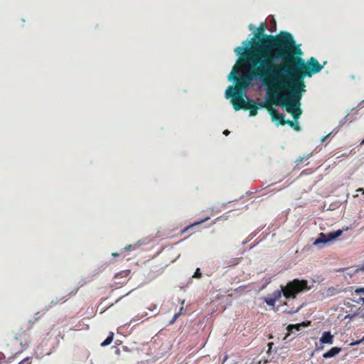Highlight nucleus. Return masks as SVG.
I'll return each instance as SVG.
<instances>
[{
  "instance_id": "obj_20",
  "label": "nucleus",
  "mask_w": 364,
  "mask_h": 364,
  "mask_svg": "<svg viewBox=\"0 0 364 364\" xmlns=\"http://www.w3.org/2000/svg\"><path fill=\"white\" fill-rule=\"evenodd\" d=\"M264 301L268 306H274L276 301L272 297V296H269L264 299Z\"/></svg>"
},
{
  "instance_id": "obj_7",
  "label": "nucleus",
  "mask_w": 364,
  "mask_h": 364,
  "mask_svg": "<svg viewBox=\"0 0 364 364\" xmlns=\"http://www.w3.org/2000/svg\"><path fill=\"white\" fill-rule=\"evenodd\" d=\"M267 28V24L265 22L262 23L257 28V33H255V36L251 39V41H245L242 42L243 44L245 45V46H248L251 44V47H252V45H254V42H257L259 41L262 37L263 35H265L264 33V31Z\"/></svg>"
},
{
  "instance_id": "obj_9",
  "label": "nucleus",
  "mask_w": 364,
  "mask_h": 364,
  "mask_svg": "<svg viewBox=\"0 0 364 364\" xmlns=\"http://www.w3.org/2000/svg\"><path fill=\"white\" fill-rule=\"evenodd\" d=\"M244 62H247V61L244 60L243 58L240 56V58L237 59L235 65L234 66L232 71L230 72V73L228 75L229 80H234L236 82L237 79L239 78V77H237V69H238L239 66L241 64H242V63H244Z\"/></svg>"
},
{
  "instance_id": "obj_36",
  "label": "nucleus",
  "mask_w": 364,
  "mask_h": 364,
  "mask_svg": "<svg viewBox=\"0 0 364 364\" xmlns=\"http://www.w3.org/2000/svg\"><path fill=\"white\" fill-rule=\"evenodd\" d=\"M323 348V346H317V347H316V350H322Z\"/></svg>"
},
{
  "instance_id": "obj_40",
  "label": "nucleus",
  "mask_w": 364,
  "mask_h": 364,
  "mask_svg": "<svg viewBox=\"0 0 364 364\" xmlns=\"http://www.w3.org/2000/svg\"><path fill=\"white\" fill-rule=\"evenodd\" d=\"M38 319V317L35 318V321H36Z\"/></svg>"
},
{
  "instance_id": "obj_32",
  "label": "nucleus",
  "mask_w": 364,
  "mask_h": 364,
  "mask_svg": "<svg viewBox=\"0 0 364 364\" xmlns=\"http://www.w3.org/2000/svg\"><path fill=\"white\" fill-rule=\"evenodd\" d=\"M360 301L362 302V304H364V297H360V298L359 299V301H357V302H358V303H360Z\"/></svg>"
},
{
  "instance_id": "obj_23",
  "label": "nucleus",
  "mask_w": 364,
  "mask_h": 364,
  "mask_svg": "<svg viewBox=\"0 0 364 364\" xmlns=\"http://www.w3.org/2000/svg\"><path fill=\"white\" fill-rule=\"evenodd\" d=\"M201 277H202V274L200 272V268H197L196 272H195V273H194V274H193V277L199 279Z\"/></svg>"
},
{
  "instance_id": "obj_8",
  "label": "nucleus",
  "mask_w": 364,
  "mask_h": 364,
  "mask_svg": "<svg viewBox=\"0 0 364 364\" xmlns=\"http://www.w3.org/2000/svg\"><path fill=\"white\" fill-rule=\"evenodd\" d=\"M269 113L271 115L272 120L273 122L278 121L277 125H284V119L282 114H280L278 110L274 108H269Z\"/></svg>"
},
{
  "instance_id": "obj_22",
  "label": "nucleus",
  "mask_w": 364,
  "mask_h": 364,
  "mask_svg": "<svg viewBox=\"0 0 364 364\" xmlns=\"http://www.w3.org/2000/svg\"><path fill=\"white\" fill-rule=\"evenodd\" d=\"M136 248V245H127L124 247V250L125 251H132L134 250Z\"/></svg>"
},
{
  "instance_id": "obj_15",
  "label": "nucleus",
  "mask_w": 364,
  "mask_h": 364,
  "mask_svg": "<svg viewBox=\"0 0 364 364\" xmlns=\"http://www.w3.org/2000/svg\"><path fill=\"white\" fill-rule=\"evenodd\" d=\"M209 219V217H207L206 218L203 219V220H201L200 221H198V222H196L190 225H188V227L185 228L183 230H181V234H183L185 233L186 232H187L190 228L196 226V225H200L201 223H203V222L208 220Z\"/></svg>"
},
{
  "instance_id": "obj_35",
  "label": "nucleus",
  "mask_w": 364,
  "mask_h": 364,
  "mask_svg": "<svg viewBox=\"0 0 364 364\" xmlns=\"http://www.w3.org/2000/svg\"><path fill=\"white\" fill-rule=\"evenodd\" d=\"M331 134H327L326 136H324L323 139H322V141H324L329 136H330Z\"/></svg>"
},
{
  "instance_id": "obj_28",
  "label": "nucleus",
  "mask_w": 364,
  "mask_h": 364,
  "mask_svg": "<svg viewBox=\"0 0 364 364\" xmlns=\"http://www.w3.org/2000/svg\"><path fill=\"white\" fill-rule=\"evenodd\" d=\"M355 315L358 316L361 318H364V309H363L360 312L357 313Z\"/></svg>"
},
{
  "instance_id": "obj_39",
  "label": "nucleus",
  "mask_w": 364,
  "mask_h": 364,
  "mask_svg": "<svg viewBox=\"0 0 364 364\" xmlns=\"http://www.w3.org/2000/svg\"><path fill=\"white\" fill-rule=\"evenodd\" d=\"M302 161V159H297V161Z\"/></svg>"
},
{
  "instance_id": "obj_19",
  "label": "nucleus",
  "mask_w": 364,
  "mask_h": 364,
  "mask_svg": "<svg viewBox=\"0 0 364 364\" xmlns=\"http://www.w3.org/2000/svg\"><path fill=\"white\" fill-rule=\"evenodd\" d=\"M258 105V107H264L266 108L268 111H269V108H273L272 106H271V104L267 102V101H264V102H261L258 104H257Z\"/></svg>"
},
{
  "instance_id": "obj_27",
  "label": "nucleus",
  "mask_w": 364,
  "mask_h": 364,
  "mask_svg": "<svg viewBox=\"0 0 364 364\" xmlns=\"http://www.w3.org/2000/svg\"><path fill=\"white\" fill-rule=\"evenodd\" d=\"M355 293L356 294H364V287H360V288H357L355 290Z\"/></svg>"
},
{
  "instance_id": "obj_12",
  "label": "nucleus",
  "mask_w": 364,
  "mask_h": 364,
  "mask_svg": "<svg viewBox=\"0 0 364 364\" xmlns=\"http://www.w3.org/2000/svg\"><path fill=\"white\" fill-rule=\"evenodd\" d=\"M340 347H333L329 350L323 354V358H331L338 355L341 351Z\"/></svg>"
},
{
  "instance_id": "obj_37",
  "label": "nucleus",
  "mask_w": 364,
  "mask_h": 364,
  "mask_svg": "<svg viewBox=\"0 0 364 364\" xmlns=\"http://www.w3.org/2000/svg\"><path fill=\"white\" fill-rule=\"evenodd\" d=\"M357 191L362 192V193L364 194V189L362 188L358 189Z\"/></svg>"
},
{
  "instance_id": "obj_30",
  "label": "nucleus",
  "mask_w": 364,
  "mask_h": 364,
  "mask_svg": "<svg viewBox=\"0 0 364 364\" xmlns=\"http://www.w3.org/2000/svg\"><path fill=\"white\" fill-rule=\"evenodd\" d=\"M77 290H78V289H75V291H73L70 292V293L68 294V296H71V295H74V294H75L77 293Z\"/></svg>"
},
{
  "instance_id": "obj_5",
  "label": "nucleus",
  "mask_w": 364,
  "mask_h": 364,
  "mask_svg": "<svg viewBox=\"0 0 364 364\" xmlns=\"http://www.w3.org/2000/svg\"><path fill=\"white\" fill-rule=\"evenodd\" d=\"M231 95L229 97H232V103L235 110L238 111L243 109V107L249 105L248 101H245L243 97L242 92H230Z\"/></svg>"
},
{
  "instance_id": "obj_2",
  "label": "nucleus",
  "mask_w": 364,
  "mask_h": 364,
  "mask_svg": "<svg viewBox=\"0 0 364 364\" xmlns=\"http://www.w3.org/2000/svg\"><path fill=\"white\" fill-rule=\"evenodd\" d=\"M289 40V82H281V85L287 87V91L291 94V104L294 112L299 110L298 119L300 118L302 111L300 109V101L302 97V92H305V84L304 80L306 77H311L314 74L319 73L323 68L318 60L314 57H311L306 62L301 58L303 52L296 45L292 35L288 33Z\"/></svg>"
},
{
  "instance_id": "obj_1",
  "label": "nucleus",
  "mask_w": 364,
  "mask_h": 364,
  "mask_svg": "<svg viewBox=\"0 0 364 364\" xmlns=\"http://www.w3.org/2000/svg\"><path fill=\"white\" fill-rule=\"evenodd\" d=\"M235 53L249 62L253 76L259 79L267 87L272 104L284 107L294 121L298 120L299 110L294 112L291 104V94L284 92L287 87L281 82H289V63L288 32L282 31L276 36L263 35L252 47L237 46Z\"/></svg>"
},
{
  "instance_id": "obj_21",
  "label": "nucleus",
  "mask_w": 364,
  "mask_h": 364,
  "mask_svg": "<svg viewBox=\"0 0 364 364\" xmlns=\"http://www.w3.org/2000/svg\"><path fill=\"white\" fill-rule=\"evenodd\" d=\"M183 306H182V307H181L180 311H179L178 313H176V314H174V316H173V318H172V319H171V321H170V323H171V324L173 323L176 321V319L178 318V316L181 314V312H182V311H183Z\"/></svg>"
},
{
  "instance_id": "obj_33",
  "label": "nucleus",
  "mask_w": 364,
  "mask_h": 364,
  "mask_svg": "<svg viewBox=\"0 0 364 364\" xmlns=\"http://www.w3.org/2000/svg\"><path fill=\"white\" fill-rule=\"evenodd\" d=\"M112 257H116L119 256V254L117 253V252H114V253L112 254Z\"/></svg>"
},
{
  "instance_id": "obj_25",
  "label": "nucleus",
  "mask_w": 364,
  "mask_h": 364,
  "mask_svg": "<svg viewBox=\"0 0 364 364\" xmlns=\"http://www.w3.org/2000/svg\"><path fill=\"white\" fill-rule=\"evenodd\" d=\"M18 364H31V358L27 357L19 362Z\"/></svg>"
},
{
  "instance_id": "obj_31",
  "label": "nucleus",
  "mask_w": 364,
  "mask_h": 364,
  "mask_svg": "<svg viewBox=\"0 0 364 364\" xmlns=\"http://www.w3.org/2000/svg\"><path fill=\"white\" fill-rule=\"evenodd\" d=\"M229 134H230V131H228V129H225V130L223 132V134H225V136L229 135Z\"/></svg>"
},
{
  "instance_id": "obj_14",
  "label": "nucleus",
  "mask_w": 364,
  "mask_h": 364,
  "mask_svg": "<svg viewBox=\"0 0 364 364\" xmlns=\"http://www.w3.org/2000/svg\"><path fill=\"white\" fill-rule=\"evenodd\" d=\"M113 338H114V333L109 332L107 338L101 343V346L105 347L107 346H109L112 342Z\"/></svg>"
},
{
  "instance_id": "obj_34",
  "label": "nucleus",
  "mask_w": 364,
  "mask_h": 364,
  "mask_svg": "<svg viewBox=\"0 0 364 364\" xmlns=\"http://www.w3.org/2000/svg\"><path fill=\"white\" fill-rule=\"evenodd\" d=\"M364 341V337H363L361 340H360V341H356V342H355V343H354L353 344H358V343H361L362 341Z\"/></svg>"
},
{
  "instance_id": "obj_26",
  "label": "nucleus",
  "mask_w": 364,
  "mask_h": 364,
  "mask_svg": "<svg viewBox=\"0 0 364 364\" xmlns=\"http://www.w3.org/2000/svg\"><path fill=\"white\" fill-rule=\"evenodd\" d=\"M301 309V306H298L296 308H291L290 310L287 311L289 314H294L299 311V310Z\"/></svg>"
},
{
  "instance_id": "obj_29",
  "label": "nucleus",
  "mask_w": 364,
  "mask_h": 364,
  "mask_svg": "<svg viewBox=\"0 0 364 364\" xmlns=\"http://www.w3.org/2000/svg\"><path fill=\"white\" fill-rule=\"evenodd\" d=\"M299 326H300L299 324H296V325H294V326L289 325L288 326V328L289 329L290 328H295L296 330H299Z\"/></svg>"
},
{
  "instance_id": "obj_17",
  "label": "nucleus",
  "mask_w": 364,
  "mask_h": 364,
  "mask_svg": "<svg viewBox=\"0 0 364 364\" xmlns=\"http://www.w3.org/2000/svg\"><path fill=\"white\" fill-rule=\"evenodd\" d=\"M282 294H283V287L282 288L281 290L274 291L271 294V296L277 301H278L281 298Z\"/></svg>"
},
{
  "instance_id": "obj_4",
  "label": "nucleus",
  "mask_w": 364,
  "mask_h": 364,
  "mask_svg": "<svg viewBox=\"0 0 364 364\" xmlns=\"http://www.w3.org/2000/svg\"><path fill=\"white\" fill-rule=\"evenodd\" d=\"M255 78V77L253 76L252 73L248 68L247 70L243 73L242 76L239 77V78L237 79L235 87L232 86H229L228 87L225 92L226 97H229L230 95H231L230 92H243L244 90L250 85V82Z\"/></svg>"
},
{
  "instance_id": "obj_13",
  "label": "nucleus",
  "mask_w": 364,
  "mask_h": 364,
  "mask_svg": "<svg viewBox=\"0 0 364 364\" xmlns=\"http://www.w3.org/2000/svg\"><path fill=\"white\" fill-rule=\"evenodd\" d=\"M130 272H131V271L129 269L121 271L120 272L117 273L115 275V278L116 279L124 278V280L123 282H120V284H124L127 281V278L129 276Z\"/></svg>"
},
{
  "instance_id": "obj_18",
  "label": "nucleus",
  "mask_w": 364,
  "mask_h": 364,
  "mask_svg": "<svg viewBox=\"0 0 364 364\" xmlns=\"http://www.w3.org/2000/svg\"><path fill=\"white\" fill-rule=\"evenodd\" d=\"M65 297H62V298H56L55 299H53L51 301H50V306H55L57 304H58L59 303H63L64 301H65L67 300V299H65Z\"/></svg>"
},
{
  "instance_id": "obj_10",
  "label": "nucleus",
  "mask_w": 364,
  "mask_h": 364,
  "mask_svg": "<svg viewBox=\"0 0 364 364\" xmlns=\"http://www.w3.org/2000/svg\"><path fill=\"white\" fill-rule=\"evenodd\" d=\"M249 105H247L246 107H243V109H249L250 111V116L254 117L257 114L258 110V105L256 102H255L253 100H249L248 101Z\"/></svg>"
},
{
  "instance_id": "obj_3",
  "label": "nucleus",
  "mask_w": 364,
  "mask_h": 364,
  "mask_svg": "<svg viewBox=\"0 0 364 364\" xmlns=\"http://www.w3.org/2000/svg\"><path fill=\"white\" fill-rule=\"evenodd\" d=\"M310 289L311 287L307 280L294 279L283 287V295L286 299H294L299 294Z\"/></svg>"
},
{
  "instance_id": "obj_38",
  "label": "nucleus",
  "mask_w": 364,
  "mask_h": 364,
  "mask_svg": "<svg viewBox=\"0 0 364 364\" xmlns=\"http://www.w3.org/2000/svg\"><path fill=\"white\" fill-rule=\"evenodd\" d=\"M253 28H254L253 25L250 24V25L249 26V29H250V30H252Z\"/></svg>"
},
{
  "instance_id": "obj_11",
  "label": "nucleus",
  "mask_w": 364,
  "mask_h": 364,
  "mask_svg": "<svg viewBox=\"0 0 364 364\" xmlns=\"http://www.w3.org/2000/svg\"><path fill=\"white\" fill-rule=\"evenodd\" d=\"M320 342L321 343L333 344V336L331 333L330 331H325L323 333L320 338Z\"/></svg>"
},
{
  "instance_id": "obj_16",
  "label": "nucleus",
  "mask_w": 364,
  "mask_h": 364,
  "mask_svg": "<svg viewBox=\"0 0 364 364\" xmlns=\"http://www.w3.org/2000/svg\"><path fill=\"white\" fill-rule=\"evenodd\" d=\"M284 122L285 124H287L296 131H300L301 129L300 126L297 122H294L290 119L285 120Z\"/></svg>"
},
{
  "instance_id": "obj_6",
  "label": "nucleus",
  "mask_w": 364,
  "mask_h": 364,
  "mask_svg": "<svg viewBox=\"0 0 364 364\" xmlns=\"http://www.w3.org/2000/svg\"><path fill=\"white\" fill-rule=\"evenodd\" d=\"M343 233V230H338L335 232H331L328 234H325L321 232L318 234V238L314 241V245H317L321 243H326L328 242L332 241L339 236H341Z\"/></svg>"
},
{
  "instance_id": "obj_24",
  "label": "nucleus",
  "mask_w": 364,
  "mask_h": 364,
  "mask_svg": "<svg viewBox=\"0 0 364 364\" xmlns=\"http://www.w3.org/2000/svg\"><path fill=\"white\" fill-rule=\"evenodd\" d=\"M328 296H333L336 294V290L334 287H331L328 289Z\"/></svg>"
}]
</instances>
